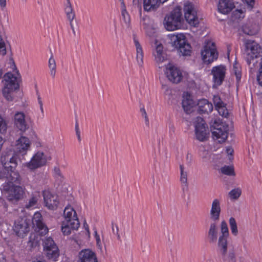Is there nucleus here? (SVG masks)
<instances>
[{"label": "nucleus", "mask_w": 262, "mask_h": 262, "mask_svg": "<svg viewBox=\"0 0 262 262\" xmlns=\"http://www.w3.org/2000/svg\"><path fill=\"white\" fill-rule=\"evenodd\" d=\"M17 166V162L13 157L10 159V166L8 169L5 170V172H7V180H12L17 182L20 180V177L19 173L15 170Z\"/></svg>", "instance_id": "obj_20"}, {"label": "nucleus", "mask_w": 262, "mask_h": 262, "mask_svg": "<svg viewBox=\"0 0 262 262\" xmlns=\"http://www.w3.org/2000/svg\"><path fill=\"white\" fill-rule=\"evenodd\" d=\"M215 109L217 111L221 116L224 117H227L228 116V111L226 108V104Z\"/></svg>", "instance_id": "obj_41"}, {"label": "nucleus", "mask_w": 262, "mask_h": 262, "mask_svg": "<svg viewBox=\"0 0 262 262\" xmlns=\"http://www.w3.org/2000/svg\"><path fill=\"white\" fill-rule=\"evenodd\" d=\"M208 236L210 242H214L216 241L217 237V227L215 223L210 224Z\"/></svg>", "instance_id": "obj_33"}, {"label": "nucleus", "mask_w": 262, "mask_h": 262, "mask_svg": "<svg viewBox=\"0 0 262 262\" xmlns=\"http://www.w3.org/2000/svg\"><path fill=\"white\" fill-rule=\"evenodd\" d=\"M47 156L42 151L36 152L32 157L30 162L26 163V166L30 170H34L46 165Z\"/></svg>", "instance_id": "obj_15"}, {"label": "nucleus", "mask_w": 262, "mask_h": 262, "mask_svg": "<svg viewBox=\"0 0 262 262\" xmlns=\"http://www.w3.org/2000/svg\"><path fill=\"white\" fill-rule=\"evenodd\" d=\"M0 4L1 7H5L6 6V1L5 0H0Z\"/></svg>", "instance_id": "obj_56"}, {"label": "nucleus", "mask_w": 262, "mask_h": 262, "mask_svg": "<svg viewBox=\"0 0 262 262\" xmlns=\"http://www.w3.org/2000/svg\"><path fill=\"white\" fill-rule=\"evenodd\" d=\"M222 173L227 176H235L234 167L232 166H224L221 168Z\"/></svg>", "instance_id": "obj_39"}, {"label": "nucleus", "mask_w": 262, "mask_h": 262, "mask_svg": "<svg viewBox=\"0 0 262 262\" xmlns=\"http://www.w3.org/2000/svg\"><path fill=\"white\" fill-rule=\"evenodd\" d=\"M212 139L219 143L226 141L228 136L229 126L220 119L214 120L211 125Z\"/></svg>", "instance_id": "obj_7"}, {"label": "nucleus", "mask_w": 262, "mask_h": 262, "mask_svg": "<svg viewBox=\"0 0 262 262\" xmlns=\"http://www.w3.org/2000/svg\"><path fill=\"white\" fill-rule=\"evenodd\" d=\"M242 194V189L239 188H235L232 189L229 192V196L231 200H237Z\"/></svg>", "instance_id": "obj_38"}, {"label": "nucleus", "mask_w": 262, "mask_h": 262, "mask_svg": "<svg viewBox=\"0 0 262 262\" xmlns=\"http://www.w3.org/2000/svg\"><path fill=\"white\" fill-rule=\"evenodd\" d=\"M244 3L246 4L248 8L252 10L255 5V0H242Z\"/></svg>", "instance_id": "obj_51"}, {"label": "nucleus", "mask_w": 262, "mask_h": 262, "mask_svg": "<svg viewBox=\"0 0 262 262\" xmlns=\"http://www.w3.org/2000/svg\"><path fill=\"white\" fill-rule=\"evenodd\" d=\"M37 100H38V104H39L40 110L41 113L43 114V103L42 102L41 98L39 95L38 96Z\"/></svg>", "instance_id": "obj_52"}, {"label": "nucleus", "mask_w": 262, "mask_h": 262, "mask_svg": "<svg viewBox=\"0 0 262 262\" xmlns=\"http://www.w3.org/2000/svg\"><path fill=\"white\" fill-rule=\"evenodd\" d=\"M156 48L153 52L155 60L157 62H162L165 60V57L163 52V47L161 43L157 40L155 41Z\"/></svg>", "instance_id": "obj_27"}, {"label": "nucleus", "mask_w": 262, "mask_h": 262, "mask_svg": "<svg viewBox=\"0 0 262 262\" xmlns=\"http://www.w3.org/2000/svg\"><path fill=\"white\" fill-rule=\"evenodd\" d=\"M121 21H123L125 26L128 27L130 25V15L126 10V7L121 8Z\"/></svg>", "instance_id": "obj_35"}, {"label": "nucleus", "mask_w": 262, "mask_h": 262, "mask_svg": "<svg viewBox=\"0 0 262 262\" xmlns=\"http://www.w3.org/2000/svg\"><path fill=\"white\" fill-rule=\"evenodd\" d=\"M88 231L89 232V228L88 227Z\"/></svg>", "instance_id": "obj_63"}, {"label": "nucleus", "mask_w": 262, "mask_h": 262, "mask_svg": "<svg viewBox=\"0 0 262 262\" xmlns=\"http://www.w3.org/2000/svg\"><path fill=\"white\" fill-rule=\"evenodd\" d=\"M64 12L69 21H73L76 17L75 12L71 4H63Z\"/></svg>", "instance_id": "obj_31"}, {"label": "nucleus", "mask_w": 262, "mask_h": 262, "mask_svg": "<svg viewBox=\"0 0 262 262\" xmlns=\"http://www.w3.org/2000/svg\"><path fill=\"white\" fill-rule=\"evenodd\" d=\"M233 72L236 76V78L237 81H239L241 79L242 74L240 68H238L236 64L233 66Z\"/></svg>", "instance_id": "obj_42"}, {"label": "nucleus", "mask_w": 262, "mask_h": 262, "mask_svg": "<svg viewBox=\"0 0 262 262\" xmlns=\"http://www.w3.org/2000/svg\"><path fill=\"white\" fill-rule=\"evenodd\" d=\"M198 112L200 114H205L210 113L213 110V106L211 103L209 102L206 99H202L198 101Z\"/></svg>", "instance_id": "obj_26"}, {"label": "nucleus", "mask_w": 262, "mask_h": 262, "mask_svg": "<svg viewBox=\"0 0 262 262\" xmlns=\"http://www.w3.org/2000/svg\"><path fill=\"white\" fill-rule=\"evenodd\" d=\"M7 129V125L4 119L0 115V133H5Z\"/></svg>", "instance_id": "obj_43"}, {"label": "nucleus", "mask_w": 262, "mask_h": 262, "mask_svg": "<svg viewBox=\"0 0 262 262\" xmlns=\"http://www.w3.org/2000/svg\"><path fill=\"white\" fill-rule=\"evenodd\" d=\"M19 77L20 75L18 71L16 72L15 74L8 72L4 75L5 85L2 90V93L3 96L8 101H12V92L19 89L18 80Z\"/></svg>", "instance_id": "obj_4"}, {"label": "nucleus", "mask_w": 262, "mask_h": 262, "mask_svg": "<svg viewBox=\"0 0 262 262\" xmlns=\"http://www.w3.org/2000/svg\"><path fill=\"white\" fill-rule=\"evenodd\" d=\"M184 17L186 20L191 26H196L199 24L197 13L194 8L193 5L187 2L184 6Z\"/></svg>", "instance_id": "obj_14"}, {"label": "nucleus", "mask_w": 262, "mask_h": 262, "mask_svg": "<svg viewBox=\"0 0 262 262\" xmlns=\"http://www.w3.org/2000/svg\"><path fill=\"white\" fill-rule=\"evenodd\" d=\"M32 224L36 226L37 231L41 235H45L49 232L48 228L42 222V216L41 213L36 212L32 218Z\"/></svg>", "instance_id": "obj_18"}, {"label": "nucleus", "mask_w": 262, "mask_h": 262, "mask_svg": "<svg viewBox=\"0 0 262 262\" xmlns=\"http://www.w3.org/2000/svg\"><path fill=\"white\" fill-rule=\"evenodd\" d=\"M213 101L215 108H219V107L225 104L221 100L220 97L218 95L214 96L213 98Z\"/></svg>", "instance_id": "obj_40"}, {"label": "nucleus", "mask_w": 262, "mask_h": 262, "mask_svg": "<svg viewBox=\"0 0 262 262\" xmlns=\"http://www.w3.org/2000/svg\"><path fill=\"white\" fill-rule=\"evenodd\" d=\"M71 4L70 0H66V2L64 3V4Z\"/></svg>", "instance_id": "obj_60"}, {"label": "nucleus", "mask_w": 262, "mask_h": 262, "mask_svg": "<svg viewBox=\"0 0 262 262\" xmlns=\"http://www.w3.org/2000/svg\"><path fill=\"white\" fill-rule=\"evenodd\" d=\"M69 24H70L71 29L72 30V32L73 33L74 35L75 36L76 35V31L75 30L73 21H69Z\"/></svg>", "instance_id": "obj_54"}, {"label": "nucleus", "mask_w": 262, "mask_h": 262, "mask_svg": "<svg viewBox=\"0 0 262 262\" xmlns=\"http://www.w3.org/2000/svg\"><path fill=\"white\" fill-rule=\"evenodd\" d=\"M2 163L4 170L8 169V167L10 166V160L7 162H4V160L2 159Z\"/></svg>", "instance_id": "obj_53"}, {"label": "nucleus", "mask_w": 262, "mask_h": 262, "mask_svg": "<svg viewBox=\"0 0 262 262\" xmlns=\"http://www.w3.org/2000/svg\"><path fill=\"white\" fill-rule=\"evenodd\" d=\"M244 33H247L248 35H252L253 34L252 32H251V31H249V32H247L245 29H244Z\"/></svg>", "instance_id": "obj_58"}, {"label": "nucleus", "mask_w": 262, "mask_h": 262, "mask_svg": "<svg viewBox=\"0 0 262 262\" xmlns=\"http://www.w3.org/2000/svg\"><path fill=\"white\" fill-rule=\"evenodd\" d=\"M201 55L204 62L211 63L216 60L219 56L214 42L208 40L205 42L203 49L201 51Z\"/></svg>", "instance_id": "obj_10"}, {"label": "nucleus", "mask_w": 262, "mask_h": 262, "mask_svg": "<svg viewBox=\"0 0 262 262\" xmlns=\"http://www.w3.org/2000/svg\"><path fill=\"white\" fill-rule=\"evenodd\" d=\"M245 48L247 52L246 61L249 66H250L252 60L262 56V47L256 41L250 39L246 40Z\"/></svg>", "instance_id": "obj_9"}, {"label": "nucleus", "mask_w": 262, "mask_h": 262, "mask_svg": "<svg viewBox=\"0 0 262 262\" xmlns=\"http://www.w3.org/2000/svg\"><path fill=\"white\" fill-rule=\"evenodd\" d=\"M226 152L229 156V159L231 160L233 159L234 150L231 146L226 147Z\"/></svg>", "instance_id": "obj_49"}, {"label": "nucleus", "mask_w": 262, "mask_h": 262, "mask_svg": "<svg viewBox=\"0 0 262 262\" xmlns=\"http://www.w3.org/2000/svg\"><path fill=\"white\" fill-rule=\"evenodd\" d=\"M42 246L47 258L53 261H57L59 256V250L53 239L51 237L45 238L42 240Z\"/></svg>", "instance_id": "obj_8"}, {"label": "nucleus", "mask_w": 262, "mask_h": 262, "mask_svg": "<svg viewBox=\"0 0 262 262\" xmlns=\"http://www.w3.org/2000/svg\"><path fill=\"white\" fill-rule=\"evenodd\" d=\"M163 24L168 31H174L181 29L183 25V18L180 7H176L169 15H166Z\"/></svg>", "instance_id": "obj_6"}, {"label": "nucleus", "mask_w": 262, "mask_h": 262, "mask_svg": "<svg viewBox=\"0 0 262 262\" xmlns=\"http://www.w3.org/2000/svg\"><path fill=\"white\" fill-rule=\"evenodd\" d=\"M39 198L40 194L39 192H34L32 193L30 198L28 200V202L25 205V208L29 209L34 208L37 205Z\"/></svg>", "instance_id": "obj_32"}, {"label": "nucleus", "mask_w": 262, "mask_h": 262, "mask_svg": "<svg viewBox=\"0 0 262 262\" xmlns=\"http://www.w3.org/2000/svg\"><path fill=\"white\" fill-rule=\"evenodd\" d=\"M229 226L231 233L235 236L238 235V231L235 219L233 217H230L229 220Z\"/></svg>", "instance_id": "obj_37"}, {"label": "nucleus", "mask_w": 262, "mask_h": 262, "mask_svg": "<svg viewBox=\"0 0 262 262\" xmlns=\"http://www.w3.org/2000/svg\"><path fill=\"white\" fill-rule=\"evenodd\" d=\"M134 42L136 49V59L138 64L142 66L143 64V52L142 48L139 41L136 38H134Z\"/></svg>", "instance_id": "obj_30"}, {"label": "nucleus", "mask_w": 262, "mask_h": 262, "mask_svg": "<svg viewBox=\"0 0 262 262\" xmlns=\"http://www.w3.org/2000/svg\"><path fill=\"white\" fill-rule=\"evenodd\" d=\"M94 237L96 241V245L97 247L99 248H101L102 245L101 242V239L99 235L98 234L97 231L96 229L94 230Z\"/></svg>", "instance_id": "obj_48"}, {"label": "nucleus", "mask_w": 262, "mask_h": 262, "mask_svg": "<svg viewBox=\"0 0 262 262\" xmlns=\"http://www.w3.org/2000/svg\"><path fill=\"white\" fill-rule=\"evenodd\" d=\"M13 230L18 236L24 238L29 232L30 226L26 220L19 217L14 222Z\"/></svg>", "instance_id": "obj_17"}, {"label": "nucleus", "mask_w": 262, "mask_h": 262, "mask_svg": "<svg viewBox=\"0 0 262 262\" xmlns=\"http://www.w3.org/2000/svg\"><path fill=\"white\" fill-rule=\"evenodd\" d=\"M45 206L50 210H55L57 208L59 201L58 196L52 193L49 190L42 191Z\"/></svg>", "instance_id": "obj_16"}, {"label": "nucleus", "mask_w": 262, "mask_h": 262, "mask_svg": "<svg viewBox=\"0 0 262 262\" xmlns=\"http://www.w3.org/2000/svg\"><path fill=\"white\" fill-rule=\"evenodd\" d=\"M245 17V12L242 9H236L232 13L231 19L233 21H238Z\"/></svg>", "instance_id": "obj_36"}, {"label": "nucleus", "mask_w": 262, "mask_h": 262, "mask_svg": "<svg viewBox=\"0 0 262 262\" xmlns=\"http://www.w3.org/2000/svg\"><path fill=\"white\" fill-rule=\"evenodd\" d=\"M14 124L21 132H25L29 126L27 124L25 114L18 112L14 115Z\"/></svg>", "instance_id": "obj_21"}, {"label": "nucleus", "mask_w": 262, "mask_h": 262, "mask_svg": "<svg viewBox=\"0 0 262 262\" xmlns=\"http://www.w3.org/2000/svg\"><path fill=\"white\" fill-rule=\"evenodd\" d=\"M30 141L28 138L21 136L16 141V149L20 154L25 155L30 148Z\"/></svg>", "instance_id": "obj_22"}, {"label": "nucleus", "mask_w": 262, "mask_h": 262, "mask_svg": "<svg viewBox=\"0 0 262 262\" xmlns=\"http://www.w3.org/2000/svg\"><path fill=\"white\" fill-rule=\"evenodd\" d=\"M221 212V208L220 202L218 199H215L212 203L210 212V219L214 221L219 220Z\"/></svg>", "instance_id": "obj_25"}, {"label": "nucleus", "mask_w": 262, "mask_h": 262, "mask_svg": "<svg viewBox=\"0 0 262 262\" xmlns=\"http://www.w3.org/2000/svg\"><path fill=\"white\" fill-rule=\"evenodd\" d=\"M3 143H4V142H3V138L0 136V150H1Z\"/></svg>", "instance_id": "obj_57"}, {"label": "nucleus", "mask_w": 262, "mask_h": 262, "mask_svg": "<svg viewBox=\"0 0 262 262\" xmlns=\"http://www.w3.org/2000/svg\"><path fill=\"white\" fill-rule=\"evenodd\" d=\"M195 133L197 140L204 141L207 138V126L204 120L200 117H198L195 121Z\"/></svg>", "instance_id": "obj_13"}, {"label": "nucleus", "mask_w": 262, "mask_h": 262, "mask_svg": "<svg viewBox=\"0 0 262 262\" xmlns=\"http://www.w3.org/2000/svg\"><path fill=\"white\" fill-rule=\"evenodd\" d=\"M226 70V66L223 64L212 68L211 75L212 76L213 88L217 89L223 84L225 78Z\"/></svg>", "instance_id": "obj_11"}, {"label": "nucleus", "mask_w": 262, "mask_h": 262, "mask_svg": "<svg viewBox=\"0 0 262 262\" xmlns=\"http://www.w3.org/2000/svg\"><path fill=\"white\" fill-rule=\"evenodd\" d=\"M121 3L120 8L126 7L124 0H119Z\"/></svg>", "instance_id": "obj_55"}, {"label": "nucleus", "mask_w": 262, "mask_h": 262, "mask_svg": "<svg viewBox=\"0 0 262 262\" xmlns=\"http://www.w3.org/2000/svg\"><path fill=\"white\" fill-rule=\"evenodd\" d=\"M78 257V262H98L96 253L89 249L81 250Z\"/></svg>", "instance_id": "obj_19"}, {"label": "nucleus", "mask_w": 262, "mask_h": 262, "mask_svg": "<svg viewBox=\"0 0 262 262\" xmlns=\"http://www.w3.org/2000/svg\"><path fill=\"white\" fill-rule=\"evenodd\" d=\"M54 177L57 179L62 181L63 179V177L61 172V171L59 167H55L54 169Z\"/></svg>", "instance_id": "obj_45"}, {"label": "nucleus", "mask_w": 262, "mask_h": 262, "mask_svg": "<svg viewBox=\"0 0 262 262\" xmlns=\"http://www.w3.org/2000/svg\"><path fill=\"white\" fill-rule=\"evenodd\" d=\"M170 43L181 53L183 56L190 55L191 47L187 42L185 35L183 33H171L168 35Z\"/></svg>", "instance_id": "obj_5"}, {"label": "nucleus", "mask_w": 262, "mask_h": 262, "mask_svg": "<svg viewBox=\"0 0 262 262\" xmlns=\"http://www.w3.org/2000/svg\"><path fill=\"white\" fill-rule=\"evenodd\" d=\"M180 178L182 189L183 192L188 190V172L185 170L183 165H180Z\"/></svg>", "instance_id": "obj_29"}, {"label": "nucleus", "mask_w": 262, "mask_h": 262, "mask_svg": "<svg viewBox=\"0 0 262 262\" xmlns=\"http://www.w3.org/2000/svg\"><path fill=\"white\" fill-rule=\"evenodd\" d=\"M33 262H46L45 260H38Z\"/></svg>", "instance_id": "obj_61"}, {"label": "nucleus", "mask_w": 262, "mask_h": 262, "mask_svg": "<svg viewBox=\"0 0 262 262\" xmlns=\"http://www.w3.org/2000/svg\"><path fill=\"white\" fill-rule=\"evenodd\" d=\"M140 112L142 114V117L145 119L146 124L148 125L149 124V119H148L146 110L144 107H142L140 108Z\"/></svg>", "instance_id": "obj_50"}, {"label": "nucleus", "mask_w": 262, "mask_h": 262, "mask_svg": "<svg viewBox=\"0 0 262 262\" xmlns=\"http://www.w3.org/2000/svg\"><path fill=\"white\" fill-rule=\"evenodd\" d=\"M21 179L17 182L8 180L5 182L0 187L2 193L6 195L9 201L17 202L21 200L25 194V187L18 185Z\"/></svg>", "instance_id": "obj_3"}, {"label": "nucleus", "mask_w": 262, "mask_h": 262, "mask_svg": "<svg viewBox=\"0 0 262 262\" xmlns=\"http://www.w3.org/2000/svg\"><path fill=\"white\" fill-rule=\"evenodd\" d=\"M218 10L223 14H227L235 7L233 0H219Z\"/></svg>", "instance_id": "obj_23"}, {"label": "nucleus", "mask_w": 262, "mask_h": 262, "mask_svg": "<svg viewBox=\"0 0 262 262\" xmlns=\"http://www.w3.org/2000/svg\"><path fill=\"white\" fill-rule=\"evenodd\" d=\"M221 234L218 239V248L224 261H231L235 262V256L233 251L227 252L228 242L227 239L229 235V229L227 222L225 220L222 221L220 224Z\"/></svg>", "instance_id": "obj_1"}, {"label": "nucleus", "mask_w": 262, "mask_h": 262, "mask_svg": "<svg viewBox=\"0 0 262 262\" xmlns=\"http://www.w3.org/2000/svg\"><path fill=\"white\" fill-rule=\"evenodd\" d=\"M207 262H213V261H211V260H209Z\"/></svg>", "instance_id": "obj_62"}, {"label": "nucleus", "mask_w": 262, "mask_h": 262, "mask_svg": "<svg viewBox=\"0 0 262 262\" xmlns=\"http://www.w3.org/2000/svg\"><path fill=\"white\" fill-rule=\"evenodd\" d=\"M182 103L183 108L187 114L190 113L192 111L193 107L195 105V103L192 99L191 96L188 92L184 94Z\"/></svg>", "instance_id": "obj_24"}, {"label": "nucleus", "mask_w": 262, "mask_h": 262, "mask_svg": "<svg viewBox=\"0 0 262 262\" xmlns=\"http://www.w3.org/2000/svg\"><path fill=\"white\" fill-rule=\"evenodd\" d=\"M161 4L160 0H143V9L147 12L155 11Z\"/></svg>", "instance_id": "obj_28"}, {"label": "nucleus", "mask_w": 262, "mask_h": 262, "mask_svg": "<svg viewBox=\"0 0 262 262\" xmlns=\"http://www.w3.org/2000/svg\"><path fill=\"white\" fill-rule=\"evenodd\" d=\"M64 220L61 224V231L63 235H69L72 231L77 230L80 226L77 213L70 205L67 206L63 211Z\"/></svg>", "instance_id": "obj_2"}, {"label": "nucleus", "mask_w": 262, "mask_h": 262, "mask_svg": "<svg viewBox=\"0 0 262 262\" xmlns=\"http://www.w3.org/2000/svg\"><path fill=\"white\" fill-rule=\"evenodd\" d=\"M6 54L5 42L1 35H0V54L4 55Z\"/></svg>", "instance_id": "obj_44"}, {"label": "nucleus", "mask_w": 262, "mask_h": 262, "mask_svg": "<svg viewBox=\"0 0 262 262\" xmlns=\"http://www.w3.org/2000/svg\"><path fill=\"white\" fill-rule=\"evenodd\" d=\"M257 80L258 84L262 86V58L260 59L259 63V69L258 73L257 75Z\"/></svg>", "instance_id": "obj_46"}, {"label": "nucleus", "mask_w": 262, "mask_h": 262, "mask_svg": "<svg viewBox=\"0 0 262 262\" xmlns=\"http://www.w3.org/2000/svg\"><path fill=\"white\" fill-rule=\"evenodd\" d=\"M165 74L168 79L173 83H179L183 79L182 71L171 63L166 66Z\"/></svg>", "instance_id": "obj_12"}, {"label": "nucleus", "mask_w": 262, "mask_h": 262, "mask_svg": "<svg viewBox=\"0 0 262 262\" xmlns=\"http://www.w3.org/2000/svg\"><path fill=\"white\" fill-rule=\"evenodd\" d=\"M48 67L50 70V75L52 78H55L56 73V63L53 54L50 56L48 61Z\"/></svg>", "instance_id": "obj_34"}, {"label": "nucleus", "mask_w": 262, "mask_h": 262, "mask_svg": "<svg viewBox=\"0 0 262 262\" xmlns=\"http://www.w3.org/2000/svg\"><path fill=\"white\" fill-rule=\"evenodd\" d=\"M3 74V71L2 68H0V79L2 78Z\"/></svg>", "instance_id": "obj_59"}, {"label": "nucleus", "mask_w": 262, "mask_h": 262, "mask_svg": "<svg viewBox=\"0 0 262 262\" xmlns=\"http://www.w3.org/2000/svg\"><path fill=\"white\" fill-rule=\"evenodd\" d=\"M75 130L76 132V135L77 138V139L79 142H81V139L80 136V130L79 126V123L77 119H76L75 125Z\"/></svg>", "instance_id": "obj_47"}]
</instances>
